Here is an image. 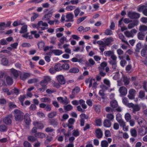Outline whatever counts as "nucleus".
I'll return each mask as SVG.
<instances>
[{"label": "nucleus", "instance_id": "obj_41", "mask_svg": "<svg viewBox=\"0 0 147 147\" xmlns=\"http://www.w3.org/2000/svg\"><path fill=\"white\" fill-rule=\"evenodd\" d=\"M107 65V63L106 62L104 61L102 63L100 64V65L99 67H98V69H99L100 68H101V69L102 70H104L105 69L104 68L106 67Z\"/></svg>", "mask_w": 147, "mask_h": 147}, {"label": "nucleus", "instance_id": "obj_48", "mask_svg": "<svg viewBox=\"0 0 147 147\" xmlns=\"http://www.w3.org/2000/svg\"><path fill=\"white\" fill-rule=\"evenodd\" d=\"M54 67L57 71H59L62 69V66L60 63L56 64Z\"/></svg>", "mask_w": 147, "mask_h": 147}, {"label": "nucleus", "instance_id": "obj_4", "mask_svg": "<svg viewBox=\"0 0 147 147\" xmlns=\"http://www.w3.org/2000/svg\"><path fill=\"white\" fill-rule=\"evenodd\" d=\"M127 16L131 19H138L140 17V14L135 12L129 11L127 14Z\"/></svg>", "mask_w": 147, "mask_h": 147}, {"label": "nucleus", "instance_id": "obj_20", "mask_svg": "<svg viewBox=\"0 0 147 147\" xmlns=\"http://www.w3.org/2000/svg\"><path fill=\"white\" fill-rule=\"evenodd\" d=\"M69 46V44H65L63 46V48L65 49V52L67 54H69L71 53V50L68 47Z\"/></svg>", "mask_w": 147, "mask_h": 147}, {"label": "nucleus", "instance_id": "obj_57", "mask_svg": "<svg viewBox=\"0 0 147 147\" xmlns=\"http://www.w3.org/2000/svg\"><path fill=\"white\" fill-rule=\"evenodd\" d=\"M145 92L142 91L140 90L139 92V97L140 98L142 99L145 96Z\"/></svg>", "mask_w": 147, "mask_h": 147}, {"label": "nucleus", "instance_id": "obj_51", "mask_svg": "<svg viewBox=\"0 0 147 147\" xmlns=\"http://www.w3.org/2000/svg\"><path fill=\"white\" fill-rule=\"evenodd\" d=\"M142 48V44L141 43H138L136 45V48L135 50L136 52L139 53L140 51V50Z\"/></svg>", "mask_w": 147, "mask_h": 147}, {"label": "nucleus", "instance_id": "obj_49", "mask_svg": "<svg viewBox=\"0 0 147 147\" xmlns=\"http://www.w3.org/2000/svg\"><path fill=\"white\" fill-rule=\"evenodd\" d=\"M38 48L40 49H42L45 46V44L43 41H41L38 42L37 44Z\"/></svg>", "mask_w": 147, "mask_h": 147}, {"label": "nucleus", "instance_id": "obj_52", "mask_svg": "<svg viewBox=\"0 0 147 147\" xmlns=\"http://www.w3.org/2000/svg\"><path fill=\"white\" fill-rule=\"evenodd\" d=\"M107 117L111 121H113L114 118V116L113 114L111 113H109L107 115Z\"/></svg>", "mask_w": 147, "mask_h": 147}, {"label": "nucleus", "instance_id": "obj_9", "mask_svg": "<svg viewBox=\"0 0 147 147\" xmlns=\"http://www.w3.org/2000/svg\"><path fill=\"white\" fill-rule=\"evenodd\" d=\"M38 25L39 29L40 28L42 30H45L46 28V27L48 26L47 23L44 22L42 21H40L38 22Z\"/></svg>", "mask_w": 147, "mask_h": 147}, {"label": "nucleus", "instance_id": "obj_45", "mask_svg": "<svg viewBox=\"0 0 147 147\" xmlns=\"http://www.w3.org/2000/svg\"><path fill=\"white\" fill-rule=\"evenodd\" d=\"M69 71L71 73H77L79 71V70L77 68L74 67L70 69Z\"/></svg>", "mask_w": 147, "mask_h": 147}, {"label": "nucleus", "instance_id": "obj_35", "mask_svg": "<svg viewBox=\"0 0 147 147\" xmlns=\"http://www.w3.org/2000/svg\"><path fill=\"white\" fill-rule=\"evenodd\" d=\"M137 36L139 39L142 40L144 39L145 34L142 32H140L138 33Z\"/></svg>", "mask_w": 147, "mask_h": 147}, {"label": "nucleus", "instance_id": "obj_13", "mask_svg": "<svg viewBox=\"0 0 147 147\" xmlns=\"http://www.w3.org/2000/svg\"><path fill=\"white\" fill-rule=\"evenodd\" d=\"M136 91L133 89H131L129 92L128 97L130 99H133L134 98Z\"/></svg>", "mask_w": 147, "mask_h": 147}, {"label": "nucleus", "instance_id": "obj_55", "mask_svg": "<svg viewBox=\"0 0 147 147\" xmlns=\"http://www.w3.org/2000/svg\"><path fill=\"white\" fill-rule=\"evenodd\" d=\"M108 143L106 140H103L101 142V146L102 147H108Z\"/></svg>", "mask_w": 147, "mask_h": 147}, {"label": "nucleus", "instance_id": "obj_47", "mask_svg": "<svg viewBox=\"0 0 147 147\" xmlns=\"http://www.w3.org/2000/svg\"><path fill=\"white\" fill-rule=\"evenodd\" d=\"M141 55L143 57L147 59V51L144 49H142L141 52Z\"/></svg>", "mask_w": 147, "mask_h": 147}, {"label": "nucleus", "instance_id": "obj_23", "mask_svg": "<svg viewBox=\"0 0 147 147\" xmlns=\"http://www.w3.org/2000/svg\"><path fill=\"white\" fill-rule=\"evenodd\" d=\"M10 71L11 75L13 76L16 77H17L18 76V73L16 70L12 68L10 70Z\"/></svg>", "mask_w": 147, "mask_h": 147}, {"label": "nucleus", "instance_id": "obj_26", "mask_svg": "<svg viewBox=\"0 0 147 147\" xmlns=\"http://www.w3.org/2000/svg\"><path fill=\"white\" fill-rule=\"evenodd\" d=\"M104 126L107 127H111V123L110 121L108 119H105L103 122Z\"/></svg>", "mask_w": 147, "mask_h": 147}, {"label": "nucleus", "instance_id": "obj_14", "mask_svg": "<svg viewBox=\"0 0 147 147\" xmlns=\"http://www.w3.org/2000/svg\"><path fill=\"white\" fill-rule=\"evenodd\" d=\"M57 80L59 83L61 84L65 83V80L63 76L62 75H59L57 76Z\"/></svg>", "mask_w": 147, "mask_h": 147}, {"label": "nucleus", "instance_id": "obj_27", "mask_svg": "<svg viewBox=\"0 0 147 147\" xmlns=\"http://www.w3.org/2000/svg\"><path fill=\"white\" fill-rule=\"evenodd\" d=\"M52 53L55 55L59 56L63 53L62 50L59 49H54L52 50Z\"/></svg>", "mask_w": 147, "mask_h": 147}, {"label": "nucleus", "instance_id": "obj_18", "mask_svg": "<svg viewBox=\"0 0 147 147\" xmlns=\"http://www.w3.org/2000/svg\"><path fill=\"white\" fill-rule=\"evenodd\" d=\"M85 64L87 66L91 67L95 64V62L92 59L90 58L86 62Z\"/></svg>", "mask_w": 147, "mask_h": 147}, {"label": "nucleus", "instance_id": "obj_12", "mask_svg": "<svg viewBox=\"0 0 147 147\" xmlns=\"http://www.w3.org/2000/svg\"><path fill=\"white\" fill-rule=\"evenodd\" d=\"M139 129L138 133L141 136H143L146 134L147 132V127H142Z\"/></svg>", "mask_w": 147, "mask_h": 147}, {"label": "nucleus", "instance_id": "obj_36", "mask_svg": "<svg viewBox=\"0 0 147 147\" xmlns=\"http://www.w3.org/2000/svg\"><path fill=\"white\" fill-rule=\"evenodd\" d=\"M111 106L113 108H116L118 106L117 102L116 100H113L110 102Z\"/></svg>", "mask_w": 147, "mask_h": 147}, {"label": "nucleus", "instance_id": "obj_39", "mask_svg": "<svg viewBox=\"0 0 147 147\" xmlns=\"http://www.w3.org/2000/svg\"><path fill=\"white\" fill-rule=\"evenodd\" d=\"M6 81L8 85H11L13 83L12 78L9 76H7L6 78Z\"/></svg>", "mask_w": 147, "mask_h": 147}, {"label": "nucleus", "instance_id": "obj_34", "mask_svg": "<svg viewBox=\"0 0 147 147\" xmlns=\"http://www.w3.org/2000/svg\"><path fill=\"white\" fill-rule=\"evenodd\" d=\"M130 133L133 137H136L137 136V131L135 129L132 128L130 130Z\"/></svg>", "mask_w": 147, "mask_h": 147}, {"label": "nucleus", "instance_id": "obj_33", "mask_svg": "<svg viewBox=\"0 0 147 147\" xmlns=\"http://www.w3.org/2000/svg\"><path fill=\"white\" fill-rule=\"evenodd\" d=\"M123 81L124 82L125 85H128L129 83V78L127 76H124L123 77Z\"/></svg>", "mask_w": 147, "mask_h": 147}, {"label": "nucleus", "instance_id": "obj_10", "mask_svg": "<svg viewBox=\"0 0 147 147\" xmlns=\"http://www.w3.org/2000/svg\"><path fill=\"white\" fill-rule=\"evenodd\" d=\"M119 91L121 96L125 95L127 93V89L124 86L120 87Z\"/></svg>", "mask_w": 147, "mask_h": 147}, {"label": "nucleus", "instance_id": "obj_62", "mask_svg": "<svg viewBox=\"0 0 147 147\" xmlns=\"http://www.w3.org/2000/svg\"><path fill=\"white\" fill-rule=\"evenodd\" d=\"M76 8L75 6H67L66 8V9L68 11H71L74 9Z\"/></svg>", "mask_w": 147, "mask_h": 147}, {"label": "nucleus", "instance_id": "obj_30", "mask_svg": "<svg viewBox=\"0 0 147 147\" xmlns=\"http://www.w3.org/2000/svg\"><path fill=\"white\" fill-rule=\"evenodd\" d=\"M7 126L4 124H1L0 125V131L1 132L7 131Z\"/></svg>", "mask_w": 147, "mask_h": 147}, {"label": "nucleus", "instance_id": "obj_19", "mask_svg": "<svg viewBox=\"0 0 147 147\" xmlns=\"http://www.w3.org/2000/svg\"><path fill=\"white\" fill-rule=\"evenodd\" d=\"M52 16V13H48L45 15L42 18V20L44 21H48Z\"/></svg>", "mask_w": 147, "mask_h": 147}, {"label": "nucleus", "instance_id": "obj_54", "mask_svg": "<svg viewBox=\"0 0 147 147\" xmlns=\"http://www.w3.org/2000/svg\"><path fill=\"white\" fill-rule=\"evenodd\" d=\"M87 18V16H85L81 18H80L78 19L76 21V23L77 24H79L81 22L85 20Z\"/></svg>", "mask_w": 147, "mask_h": 147}, {"label": "nucleus", "instance_id": "obj_40", "mask_svg": "<svg viewBox=\"0 0 147 147\" xmlns=\"http://www.w3.org/2000/svg\"><path fill=\"white\" fill-rule=\"evenodd\" d=\"M117 54L119 55L118 58L120 59H123V57L121 56V55L123 54V51L121 49H119L117 51Z\"/></svg>", "mask_w": 147, "mask_h": 147}, {"label": "nucleus", "instance_id": "obj_24", "mask_svg": "<svg viewBox=\"0 0 147 147\" xmlns=\"http://www.w3.org/2000/svg\"><path fill=\"white\" fill-rule=\"evenodd\" d=\"M30 76V74L29 73H25L23 74H22L20 75V78L21 79L23 80H25L27 78H28Z\"/></svg>", "mask_w": 147, "mask_h": 147}, {"label": "nucleus", "instance_id": "obj_58", "mask_svg": "<svg viewBox=\"0 0 147 147\" xmlns=\"http://www.w3.org/2000/svg\"><path fill=\"white\" fill-rule=\"evenodd\" d=\"M29 33H27L26 34H25L22 35V36L25 38H28L29 39H31L32 38V36L31 35H29Z\"/></svg>", "mask_w": 147, "mask_h": 147}, {"label": "nucleus", "instance_id": "obj_7", "mask_svg": "<svg viewBox=\"0 0 147 147\" xmlns=\"http://www.w3.org/2000/svg\"><path fill=\"white\" fill-rule=\"evenodd\" d=\"M51 80V78L49 76L44 77L43 79L42 80L40 83V85L42 87H45L47 84L48 82Z\"/></svg>", "mask_w": 147, "mask_h": 147}, {"label": "nucleus", "instance_id": "obj_63", "mask_svg": "<svg viewBox=\"0 0 147 147\" xmlns=\"http://www.w3.org/2000/svg\"><path fill=\"white\" fill-rule=\"evenodd\" d=\"M72 134L75 137H77L80 135V133L78 130H74L73 131Z\"/></svg>", "mask_w": 147, "mask_h": 147}, {"label": "nucleus", "instance_id": "obj_59", "mask_svg": "<svg viewBox=\"0 0 147 147\" xmlns=\"http://www.w3.org/2000/svg\"><path fill=\"white\" fill-rule=\"evenodd\" d=\"M71 61L74 62H78L79 63H81L82 61V60L81 59H78L76 57H74L72 58L71 59Z\"/></svg>", "mask_w": 147, "mask_h": 147}, {"label": "nucleus", "instance_id": "obj_64", "mask_svg": "<svg viewBox=\"0 0 147 147\" xmlns=\"http://www.w3.org/2000/svg\"><path fill=\"white\" fill-rule=\"evenodd\" d=\"M24 147H32L31 144L27 141H25L23 143Z\"/></svg>", "mask_w": 147, "mask_h": 147}, {"label": "nucleus", "instance_id": "obj_11", "mask_svg": "<svg viewBox=\"0 0 147 147\" xmlns=\"http://www.w3.org/2000/svg\"><path fill=\"white\" fill-rule=\"evenodd\" d=\"M139 24V21L137 20H135L132 22H130L128 25L127 28L130 29H132L135 26H137Z\"/></svg>", "mask_w": 147, "mask_h": 147}, {"label": "nucleus", "instance_id": "obj_8", "mask_svg": "<svg viewBox=\"0 0 147 147\" xmlns=\"http://www.w3.org/2000/svg\"><path fill=\"white\" fill-rule=\"evenodd\" d=\"M97 43L99 45V49L102 52L105 50L104 48L107 46L104 41L99 40L97 42Z\"/></svg>", "mask_w": 147, "mask_h": 147}, {"label": "nucleus", "instance_id": "obj_31", "mask_svg": "<svg viewBox=\"0 0 147 147\" xmlns=\"http://www.w3.org/2000/svg\"><path fill=\"white\" fill-rule=\"evenodd\" d=\"M27 26L26 25L23 26L21 28V30L20 31V33H24L27 31Z\"/></svg>", "mask_w": 147, "mask_h": 147}, {"label": "nucleus", "instance_id": "obj_61", "mask_svg": "<svg viewBox=\"0 0 147 147\" xmlns=\"http://www.w3.org/2000/svg\"><path fill=\"white\" fill-rule=\"evenodd\" d=\"M104 33L106 35H111L113 34V32L109 29H107L105 30Z\"/></svg>", "mask_w": 147, "mask_h": 147}, {"label": "nucleus", "instance_id": "obj_44", "mask_svg": "<svg viewBox=\"0 0 147 147\" xmlns=\"http://www.w3.org/2000/svg\"><path fill=\"white\" fill-rule=\"evenodd\" d=\"M40 100L42 102H47L50 103L51 102V99L47 97L42 98L40 99Z\"/></svg>", "mask_w": 147, "mask_h": 147}, {"label": "nucleus", "instance_id": "obj_37", "mask_svg": "<svg viewBox=\"0 0 147 147\" xmlns=\"http://www.w3.org/2000/svg\"><path fill=\"white\" fill-rule=\"evenodd\" d=\"M79 103L83 109H85L87 108V106L85 103V101L83 100L82 99L80 100Z\"/></svg>", "mask_w": 147, "mask_h": 147}, {"label": "nucleus", "instance_id": "obj_3", "mask_svg": "<svg viewBox=\"0 0 147 147\" xmlns=\"http://www.w3.org/2000/svg\"><path fill=\"white\" fill-rule=\"evenodd\" d=\"M12 115L10 114L7 115L3 119V122L6 125H10L12 123Z\"/></svg>", "mask_w": 147, "mask_h": 147}, {"label": "nucleus", "instance_id": "obj_28", "mask_svg": "<svg viewBox=\"0 0 147 147\" xmlns=\"http://www.w3.org/2000/svg\"><path fill=\"white\" fill-rule=\"evenodd\" d=\"M119 37L121 39L122 42L125 43L127 45H128V42L127 41L125 40V38L122 33H120L119 34Z\"/></svg>", "mask_w": 147, "mask_h": 147}, {"label": "nucleus", "instance_id": "obj_42", "mask_svg": "<svg viewBox=\"0 0 147 147\" xmlns=\"http://www.w3.org/2000/svg\"><path fill=\"white\" fill-rule=\"evenodd\" d=\"M28 141L32 142H34L37 140V139L33 136H28Z\"/></svg>", "mask_w": 147, "mask_h": 147}, {"label": "nucleus", "instance_id": "obj_25", "mask_svg": "<svg viewBox=\"0 0 147 147\" xmlns=\"http://www.w3.org/2000/svg\"><path fill=\"white\" fill-rule=\"evenodd\" d=\"M113 41V38L111 37L107 38L104 40V41L107 46H108L110 45L111 43Z\"/></svg>", "mask_w": 147, "mask_h": 147}, {"label": "nucleus", "instance_id": "obj_46", "mask_svg": "<svg viewBox=\"0 0 147 147\" xmlns=\"http://www.w3.org/2000/svg\"><path fill=\"white\" fill-rule=\"evenodd\" d=\"M57 113L56 112H51L48 114V117L49 118H52L55 117Z\"/></svg>", "mask_w": 147, "mask_h": 147}, {"label": "nucleus", "instance_id": "obj_16", "mask_svg": "<svg viewBox=\"0 0 147 147\" xmlns=\"http://www.w3.org/2000/svg\"><path fill=\"white\" fill-rule=\"evenodd\" d=\"M24 118L26 124L27 125H30L31 122V120L29 115L28 113H26L24 116Z\"/></svg>", "mask_w": 147, "mask_h": 147}, {"label": "nucleus", "instance_id": "obj_43", "mask_svg": "<svg viewBox=\"0 0 147 147\" xmlns=\"http://www.w3.org/2000/svg\"><path fill=\"white\" fill-rule=\"evenodd\" d=\"M50 123L51 125H53L54 127L56 126L58 124V122L57 120L55 119L51 120Z\"/></svg>", "mask_w": 147, "mask_h": 147}, {"label": "nucleus", "instance_id": "obj_38", "mask_svg": "<svg viewBox=\"0 0 147 147\" xmlns=\"http://www.w3.org/2000/svg\"><path fill=\"white\" fill-rule=\"evenodd\" d=\"M1 64L7 66L8 65L9 61L7 58H3L1 60Z\"/></svg>", "mask_w": 147, "mask_h": 147}, {"label": "nucleus", "instance_id": "obj_60", "mask_svg": "<svg viewBox=\"0 0 147 147\" xmlns=\"http://www.w3.org/2000/svg\"><path fill=\"white\" fill-rule=\"evenodd\" d=\"M61 66L62 69L64 70H68L69 68V65L67 64H64Z\"/></svg>", "mask_w": 147, "mask_h": 147}, {"label": "nucleus", "instance_id": "obj_53", "mask_svg": "<svg viewBox=\"0 0 147 147\" xmlns=\"http://www.w3.org/2000/svg\"><path fill=\"white\" fill-rule=\"evenodd\" d=\"M125 118L126 121L128 122L131 119V116L129 113H127L125 115Z\"/></svg>", "mask_w": 147, "mask_h": 147}, {"label": "nucleus", "instance_id": "obj_1", "mask_svg": "<svg viewBox=\"0 0 147 147\" xmlns=\"http://www.w3.org/2000/svg\"><path fill=\"white\" fill-rule=\"evenodd\" d=\"M104 55L106 57H110L111 59L108 61L109 63L111 65L112 69L113 71H117L118 69L117 61V57L113 52L111 51H107L104 53Z\"/></svg>", "mask_w": 147, "mask_h": 147}, {"label": "nucleus", "instance_id": "obj_32", "mask_svg": "<svg viewBox=\"0 0 147 147\" xmlns=\"http://www.w3.org/2000/svg\"><path fill=\"white\" fill-rule=\"evenodd\" d=\"M35 137L39 138H43L45 137V134L39 132L34 134Z\"/></svg>", "mask_w": 147, "mask_h": 147}, {"label": "nucleus", "instance_id": "obj_2", "mask_svg": "<svg viewBox=\"0 0 147 147\" xmlns=\"http://www.w3.org/2000/svg\"><path fill=\"white\" fill-rule=\"evenodd\" d=\"M15 119L16 121H21L24 119V113L20 110L16 109L13 112Z\"/></svg>", "mask_w": 147, "mask_h": 147}, {"label": "nucleus", "instance_id": "obj_17", "mask_svg": "<svg viewBox=\"0 0 147 147\" xmlns=\"http://www.w3.org/2000/svg\"><path fill=\"white\" fill-rule=\"evenodd\" d=\"M33 125L37 127L40 129H42L44 128L43 124L40 122L34 121L33 123Z\"/></svg>", "mask_w": 147, "mask_h": 147}, {"label": "nucleus", "instance_id": "obj_56", "mask_svg": "<svg viewBox=\"0 0 147 147\" xmlns=\"http://www.w3.org/2000/svg\"><path fill=\"white\" fill-rule=\"evenodd\" d=\"M12 25L13 26L16 27L18 26L22 25L23 24L20 21H16L14 22Z\"/></svg>", "mask_w": 147, "mask_h": 147}, {"label": "nucleus", "instance_id": "obj_22", "mask_svg": "<svg viewBox=\"0 0 147 147\" xmlns=\"http://www.w3.org/2000/svg\"><path fill=\"white\" fill-rule=\"evenodd\" d=\"M66 99H63V97H58L57 99L58 101L60 102L63 104H67L68 103V102L67 100V98L65 97Z\"/></svg>", "mask_w": 147, "mask_h": 147}, {"label": "nucleus", "instance_id": "obj_50", "mask_svg": "<svg viewBox=\"0 0 147 147\" xmlns=\"http://www.w3.org/2000/svg\"><path fill=\"white\" fill-rule=\"evenodd\" d=\"M64 107L65 110L67 111H71L73 108L72 106L70 105H68L67 106H65Z\"/></svg>", "mask_w": 147, "mask_h": 147}, {"label": "nucleus", "instance_id": "obj_21", "mask_svg": "<svg viewBox=\"0 0 147 147\" xmlns=\"http://www.w3.org/2000/svg\"><path fill=\"white\" fill-rule=\"evenodd\" d=\"M95 133L96 136L98 138H100L102 137L103 134L102 131L100 129H96Z\"/></svg>", "mask_w": 147, "mask_h": 147}, {"label": "nucleus", "instance_id": "obj_6", "mask_svg": "<svg viewBox=\"0 0 147 147\" xmlns=\"http://www.w3.org/2000/svg\"><path fill=\"white\" fill-rule=\"evenodd\" d=\"M80 88L76 86L73 89L72 91L71 94L70 95L69 97L71 99H73L75 97V96L78 94L80 91Z\"/></svg>", "mask_w": 147, "mask_h": 147}, {"label": "nucleus", "instance_id": "obj_29", "mask_svg": "<svg viewBox=\"0 0 147 147\" xmlns=\"http://www.w3.org/2000/svg\"><path fill=\"white\" fill-rule=\"evenodd\" d=\"M133 112L136 113L140 110V107L138 105H134L133 108Z\"/></svg>", "mask_w": 147, "mask_h": 147}, {"label": "nucleus", "instance_id": "obj_15", "mask_svg": "<svg viewBox=\"0 0 147 147\" xmlns=\"http://www.w3.org/2000/svg\"><path fill=\"white\" fill-rule=\"evenodd\" d=\"M74 15L71 13H68L66 16V18L67 20H65L66 22H73L74 21L73 20L74 18Z\"/></svg>", "mask_w": 147, "mask_h": 147}, {"label": "nucleus", "instance_id": "obj_5", "mask_svg": "<svg viewBox=\"0 0 147 147\" xmlns=\"http://www.w3.org/2000/svg\"><path fill=\"white\" fill-rule=\"evenodd\" d=\"M135 119L137 120L138 123L141 127H144L146 125V122L143 118L141 117H136Z\"/></svg>", "mask_w": 147, "mask_h": 147}]
</instances>
